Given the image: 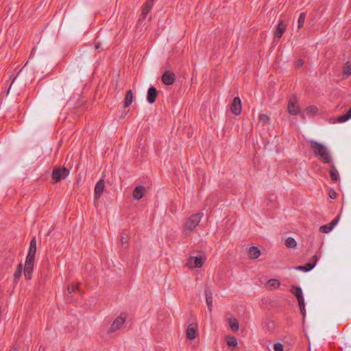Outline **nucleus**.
<instances>
[{"mask_svg": "<svg viewBox=\"0 0 351 351\" xmlns=\"http://www.w3.org/2000/svg\"><path fill=\"white\" fill-rule=\"evenodd\" d=\"M274 349L275 351H283L284 346L280 343H277L274 345Z\"/></svg>", "mask_w": 351, "mask_h": 351, "instance_id": "c756f323", "label": "nucleus"}, {"mask_svg": "<svg viewBox=\"0 0 351 351\" xmlns=\"http://www.w3.org/2000/svg\"><path fill=\"white\" fill-rule=\"evenodd\" d=\"M206 303H207V305H208V308H211V307H212V300L207 298L206 299Z\"/></svg>", "mask_w": 351, "mask_h": 351, "instance_id": "473e14b6", "label": "nucleus"}, {"mask_svg": "<svg viewBox=\"0 0 351 351\" xmlns=\"http://www.w3.org/2000/svg\"><path fill=\"white\" fill-rule=\"evenodd\" d=\"M260 120L263 121V123H266L269 120V117L266 114H261L260 115Z\"/></svg>", "mask_w": 351, "mask_h": 351, "instance_id": "2f4dec72", "label": "nucleus"}, {"mask_svg": "<svg viewBox=\"0 0 351 351\" xmlns=\"http://www.w3.org/2000/svg\"><path fill=\"white\" fill-rule=\"evenodd\" d=\"M318 108L315 105H311L306 108L305 112L311 116L316 115L318 113Z\"/></svg>", "mask_w": 351, "mask_h": 351, "instance_id": "5701e85b", "label": "nucleus"}, {"mask_svg": "<svg viewBox=\"0 0 351 351\" xmlns=\"http://www.w3.org/2000/svg\"><path fill=\"white\" fill-rule=\"evenodd\" d=\"M306 19V14L304 13H301L299 16L298 20V27L299 29L303 27L304 21Z\"/></svg>", "mask_w": 351, "mask_h": 351, "instance_id": "bb28decb", "label": "nucleus"}, {"mask_svg": "<svg viewBox=\"0 0 351 351\" xmlns=\"http://www.w3.org/2000/svg\"><path fill=\"white\" fill-rule=\"evenodd\" d=\"M199 337V325L196 322L189 324L185 330L186 340L190 343L195 341Z\"/></svg>", "mask_w": 351, "mask_h": 351, "instance_id": "423d86ee", "label": "nucleus"}, {"mask_svg": "<svg viewBox=\"0 0 351 351\" xmlns=\"http://www.w3.org/2000/svg\"><path fill=\"white\" fill-rule=\"evenodd\" d=\"M337 223V220H334L332 221V222L326 224V225H324V226H322L320 228H319V230L322 232H324V233H328L330 232L333 228L335 226Z\"/></svg>", "mask_w": 351, "mask_h": 351, "instance_id": "412c9836", "label": "nucleus"}, {"mask_svg": "<svg viewBox=\"0 0 351 351\" xmlns=\"http://www.w3.org/2000/svg\"><path fill=\"white\" fill-rule=\"evenodd\" d=\"M176 79L175 73L171 70L165 71L161 77L162 82L166 86H171Z\"/></svg>", "mask_w": 351, "mask_h": 351, "instance_id": "f8f14e48", "label": "nucleus"}, {"mask_svg": "<svg viewBox=\"0 0 351 351\" xmlns=\"http://www.w3.org/2000/svg\"><path fill=\"white\" fill-rule=\"evenodd\" d=\"M285 245L289 248L295 249L297 247V241L292 237H288L285 241Z\"/></svg>", "mask_w": 351, "mask_h": 351, "instance_id": "4be33fe9", "label": "nucleus"}, {"mask_svg": "<svg viewBox=\"0 0 351 351\" xmlns=\"http://www.w3.org/2000/svg\"><path fill=\"white\" fill-rule=\"evenodd\" d=\"M313 151L319 160L324 162H329L331 160L330 156L326 148L322 144L315 143L313 145Z\"/></svg>", "mask_w": 351, "mask_h": 351, "instance_id": "0eeeda50", "label": "nucleus"}, {"mask_svg": "<svg viewBox=\"0 0 351 351\" xmlns=\"http://www.w3.org/2000/svg\"><path fill=\"white\" fill-rule=\"evenodd\" d=\"M134 100V94L132 90H129L126 92L125 95L123 107L128 108L132 104Z\"/></svg>", "mask_w": 351, "mask_h": 351, "instance_id": "6ab92c4d", "label": "nucleus"}, {"mask_svg": "<svg viewBox=\"0 0 351 351\" xmlns=\"http://www.w3.org/2000/svg\"><path fill=\"white\" fill-rule=\"evenodd\" d=\"M351 118V108L349 110L346 114L342 115L338 118L339 122H344Z\"/></svg>", "mask_w": 351, "mask_h": 351, "instance_id": "c85d7f7f", "label": "nucleus"}, {"mask_svg": "<svg viewBox=\"0 0 351 351\" xmlns=\"http://www.w3.org/2000/svg\"><path fill=\"white\" fill-rule=\"evenodd\" d=\"M227 323L229 328L234 332H237L240 329V324L239 320L235 317H229L227 319Z\"/></svg>", "mask_w": 351, "mask_h": 351, "instance_id": "f3484780", "label": "nucleus"}, {"mask_svg": "<svg viewBox=\"0 0 351 351\" xmlns=\"http://www.w3.org/2000/svg\"><path fill=\"white\" fill-rule=\"evenodd\" d=\"M123 240H125V238H121V242H122V243H125V242H126V241H123Z\"/></svg>", "mask_w": 351, "mask_h": 351, "instance_id": "c9c22d12", "label": "nucleus"}, {"mask_svg": "<svg viewBox=\"0 0 351 351\" xmlns=\"http://www.w3.org/2000/svg\"><path fill=\"white\" fill-rule=\"evenodd\" d=\"M152 7V3L151 1L145 3L142 8V12L144 15H146L149 12Z\"/></svg>", "mask_w": 351, "mask_h": 351, "instance_id": "b1692460", "label": "nucleus"}, {"mask_svg": "<svg viewBox=\"0 0 351 351\" xmlns=\"http://www.w3.org/2000/svg\"><path fill=\"white\" fill-rule=\"evenodd\" d=\"M203 216L204 214L199 212L193 213L186 218L182 226L184 234L186 236H189L196 232Z\"/></svg>", "mask_w": 351, "mask_h": 351, "instance_id": "7ed1b4c3", "label": "nucleus"}, {"mask_svg": "<svg viewBox=\"0 0 351 351\" xmlns=\"http://www.w3.org/2000/svg\"><path fill=\"white\" fill-rule=\"evenodd\" d=\"M286 25L282 22V21H280L277 27H276V31H275V37L276 38H280L282 35V34L284 33L285 29H286Z\"/></svg>", "mask_w": 351, "mask_h": 351, "instance_id": "aec40b11", "label": "nucleus"}, {"mask_svg": "<svg viewBox=\"0 0 351 351\" xmlns=\"http://www.w3.org/2000/svg\"><path fill=\"white\" fill-rule=\"evenodd\" d=\"M331 176H332V179H333V180H337V176H336V175H335L334 173H332V174H331Z\"/></svg>", "mask_w": 351, "mask_h": 351, "instance_id": "72a5a7b5", "label": "nucleus"}, {"mask_svg": "<svg viewBox=\"0 0 351 351\" xmlns=\"http://www.w3.org/2000/svg\"><path fill=\"white\" fill-rule=\"evenodd\" d=\"M291 292L297 298L300 311L304 317L306 315L304 300L302 296V290L300 287L293 286L291 289Z\"/></svg>", "mask_w": 351, "mask_h": 351, "instance_id": "9b49d317", "label": "nucleus"}, {"mask_svg": "<svg viewBox=\"0 0 351 351\" xmlns=\"http://www.w3.org/2000/svg\"><path fill=\"white\" fill-rule=\"evenodd\" d=\"M158 95V92L156 88L152 86H150L147 93V101L149 104H154Z\"/></svg>", "mask_w": 351, "mask_h": 351, "instance_id": "2eb2a0df", "label": "nucleus"}, {"mask_svg": "<svg viewBox=\"0 0 351 351\" xmlns=\"http://www.w3.org/2000/svg\"><path fill=\"white\" fill-rule=\"evenodd\" d=\"M206 262V255L199 252L189 255L185 261V267L189 271H198L204 268Z\"/></svg>", "mask_w": 351, "mask_h": 351, "instance_id": "f03ea898", "label": "nucleus"}, {"mask_svg": "<svg viewBox=\"0 0 351 351\" xmlns=\"http://www.w3.org/2000/svg\"><path fill=\"white\" fill-rule=\"evenodd\" d=\"M280 286V282L278 279H270L267 281L265 287L267 289L270 290L277 289Z\"/></svg>", "mask_w": 351, "mask_h": 351, "instance_id": "a211bd4d", "label": "nucleus"}, {"mask_svg": "<svg viewBox=\"0 0 351 351\" xmlns=\"http://www.w3.org/2000/svg\"><path fill=\"white\" fill-rule=\"evenodd\" d=\"M79 289V286L77 284H71L68 286L67 290L69 293H73L77 291Z\"/></svg>", "mask_w": 351, "mask_h": 351, "instance_id": "cd10ccee", "label": "nucleus"}, {"mask_svg": "<svg viewBox=\"0 0 351 351\" xmlns=\"http://www.w3.org/2000/svg\"><path fill=\"white\" fill-rule=\"evenodd\" d=\"M36 242L34 239L32 240L29 245V251L25 258L24 264L19 263L14 274L15 280H19L21 277L23 269L24 277L26 280H29L32 277L34 269L35 258L36 254Z\"/></svg>", "mask_w": 351, "mask_h": 351, "instance_id": "f257e3e1", "label": "nucleus"}, {"mask_svg": "<svg viewBox=\"0 0 351 351\" xmlns=\"http://www.w3.org/2000/svg\"><path fill=\"white\" fill-rule=\"evenodd\" d=\"M262 254L258 246H251L247 250V256L250 259H258Z\"/></svg>", "mask_w": 351, "mask_h": 351, "instance_id": "dca6fc26", "label": "nucleus"}, {"mask_svg": "<svg viewBox=\"0 0 351 351\" xmlns=\"http://www.w3.org/2000/svg\"><path fill=\"white\" fill-rule=\"evenodd\" d=\"M229 110L232 115L239 117L243 112V104L241 99L237 96L232 98L229 104Z\"/></svg>", "mask_w": 351, "mask_h": 351, "instance_id": "1a4fd4ad", "label": "nucleus"}, {"mask_svg": "<svg viewBox=\"0 0 351 351\" xmlns=\"http://www.w3.org/2000/svg\"><path fill=\"white\" fill-rule=\"evenodd\" d=\"M128 318V315L125 312H122L118 315L111 322L108 332L109 334H114L119 331L125 325Z\"/></svg>", "mask_w": 351, "mask_h": 351, "instance_id": "39448f33", "label": "nucleus"}, {"mask_svg": "<svg viewBox=\"0 0 351 351\" xmlns=\"http://www.w3.org/2000/svg\"><path fill=\"white\" fill-rule=\"evenodd\" d=\"M286 110L287 113L291 116H298L301 114L302 110L298 96L292 95L289 97L287 101Z\"/></svg>", "mask_w": 351, "mask_h": 351, "instance_id": "20e7f679", "label": "nucleus"}, {"mask_svg": "<svg viewBox=\"0 0 351 351\" xmlns=\"http://www.w3.org/2000/svg\"><path fill=\"white\" fill-rule=\"evenodd\" d=\"M106 187V182L104 180H99L95 184L94 190V196L95 199H99L104 193Z\"/></svg>", "mask_w": 351, "mask_h": 351, "instance_id": "4468645a", "label": "nucleus"}, {"mask_svg": "<svg viewBox=\"0 0 351 351\" xmlns=\"http://www.w3.org/2000/svg\"><path fill=\"white\" fill-rule=\"evenodd\" d=\"M343 73L345 75L348 76L351 74V62H346L343 68Z\"/></svg>", "mask_w": 351, "mask_h": 351, "instance_id": "393cba45", "label": "nucleus"}, {"mask_svg": "<svg viewBox=\"0 0 351 351\" xmlns=\"http://www.w3.org/2000/svg\"><path fill=\"white\" fill-rule=\"evenodd\" d=\"M69 174V170L63 166L56 167L52 171L51 178L54 183L65 179Z\"/></svg>", "mask_w": 351, "mask_h": 351, "instance_id": "6e6552de", "label": "nucleus"}, {"mask_svg": "<svg viewBox=\"0 0 351 351\" xmlns=\"http://www.w3.org/2000/svg\"><path fill=\"white\" fill-rule=\"evenodd\" d=\"M148 193V187L143 184L136 185L132 192V199L135 201H140L145 197Z\"/></svg>", "mask_w": 351, "mask_h": 351, "instance_id": "9d476101", "label": "nucleus"}, {"mask_svg": "<svg viewBox=\"0 0 351 351\" xmlns=\"http://www.w3.org/2000/svg\"><path fill=\"white\" fill-rule=\"evenodd\" d=\"M315 265L311 263H308L305 266H299L297 267L295 269L298 270H302L304 271H308L311 270L314 267Z\"/></svg>", "mask_w": 351, "mask_h": 351, "instance_id": "a878e982", "label": "nucleus"}, {"mask_svg": "<svg viewBox=\"0 0 351 351\" xmlns=\"http://www.w3.org/2000/svg\"><path fill=\"white\" fill-rule=\"evenodd\" d=\"M329 197L332 199H335L337 197V193L334 190H330L328 193Z\"/></svg>", "mask_w": 351, "mask_h": 351, "instance_id": "7c9ffc66", "label": "nucleus"}, {"mask_svg": "<svg viewBox=\"0 0 351 351\" xmlns=\"http://www.w3.org/2000/svg\"><path fill=\"white\" fill-rule=\"evenodd\" d=\"M123 240H125V238H121V242H122V243H125V242H126V241H123Z\"/></svg>", "mask_w": 351, "mask_h": 351, "instance_id": "f704fd0d", "label": "nucleus"}, {"mask_svg": "<svg viewBox=\"0 0 351 351\" xmlns=\"http://www.w3.org/2000/svg\"><path fill=\"white\" fill-rule=\"evenodd\" d=\"M224 339L228 350L234 351L238 348L239 342L235 337L231 335H228L225 336Z\"/></svg>", "mask_w": 351, "mask_h": 351, "instance_id": "ddd939ff", "label": "nucleus"}]
</instances>
